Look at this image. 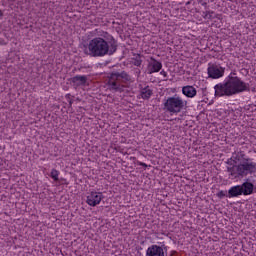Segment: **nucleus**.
<instances>
[{
    "mask_svg": "<svg viewBox=\"0 0 256 256\" xmlns=\"http://www.w3.org/2000/svg\"><path fill=\"white\" fill-rule=\"evenodd\" d=\"M229 179H239L256 173V163L243 151H238L227 161Z\"/></svg>",
    "mask_w": 256,
    "mask_h": 256,
    "instance_id": "1",
    "label": "nucleus"
},
{
    "mask_svg": "<svg viewBox=\"0 0 256 256\" xmlns=\"http://www.w3.org/2000/svg\"><path fill=\"white\" fill-rule=\"evenodd\" d=\"M117 47V40L111 34L104 32L102 37H95L89 41L85 53L90 57H105L117 53Z\"/></svg>",
    "mask_w": 256,
    "mask_h": 256,
    "instance_id": "2",
    "label": "nucleus"
},
{
    "mask_svg": "<svg viewBox=\"0 0 256 256\" xmlns=\"http://www.w3.org/2000/svg\"><path fill=\"white\" fill-rule=\"evenodd\" d=\"M235 75L237 73L231 72L224 82L214 86L216 97H231L249 89L247 83Z\"/></svg>",
    "mask_w": 256,
    "mask_h": 256,
    "instance_id": "3",
    "label": "nucleus"
},
{
    "mask_svg": "<svg viewBox=\"0 0 256 256\" xmlns=\"http://www.w3.org/2000/svg\"><path fill=\"white\" fill-rule=\"evenodd\" d=\"M123 83H133V77L127 71H114L109 74L107 87L112 93H123L125 91Z\"/></svg>",
    "mask_w": 256,
    "mask_h": 256,
    "instance_id": "4",
    "label": "nucleus"
},
{
    "mask_svg": "<svg viewBox=\"0 0 256 256\" xmlns=\"http://www.w3.org/2000/svg\"><path fill=\"white\" fill-rule=\"evenodd\" d=\"M183 109H187V101L183 100L179 95L170 96L164 100L163 110L166 111V113L177 115L181 113Z\"/></svg>",
    "mask_w": 256,
    "mask_h": 256,
    "instance_id": "5",
    "label": "nucleus"
},
{
    "mask_svg": "<svg viewBox=\"0 0 256 256\" xmlns=\"http://www.w3.org/2000/svg\"><path fill=\"white\" fill-rule=\"evenodd\" d=\"M208 77L210 79H221L225 75V68L219 64H208L207 68Z\"/></svg>",
    "mask_w": 256,
    "mask_h": 256,
    "instance_id": "6",
    "label": "nucleus"
},
{
    "mask_svg": "<svg viewBox=\"0 0 256 256\" xmlns=\"http://www.w3.org/2000/svg\"><path fill=\"white\" fill-rule=\"evenodd\" d=\"M103 201V193L92 191L88 193L86 203L90 207H97Z\"/></svg>",
    "mask_w": 256,
    "mask_h": 256,
    "instance_id": "7",
    "label": "nucleus"
},
{
    "mask_svg": "<svg viewBox=\"0 0 256 256\" xmlns=\"http://www.w3.org/2000/svg\"><path fill=\"white\" fill-rule=\"evenodd\" d=\"M148 75H153V73H159L161 69H163V64L159 62L154 57H150V60L148 61Z\"/></svg>",
    "mask_w": 256,
    "mask_h": 256,
    "instance_id": "8",
    "label": "nucleus"
},
{
    "mask_svg": "<svg viewBox=\"0 0 256 256\" xmlns=\"http://www.w3.org/2000/svg\"><path fill=\"white\" fill-rule=\"evenodd\" d=\"M70 83L74 89H77V87H85L87 85V76L76 75L70 78Z\"/></svg>",
    "mask_w": 256,
    "mask_h": 256,
    "instance_id": "9",
    "label": "nucleus"
},
{
    "mask_svg": "<svg viewBox=\"0 0 256 256\" xmlns=\"http://www.w3.org/2000/svg\"><path fill=\"white\" fill-rule=\"evenodd\" d=\"M146 256H165L163 247L158 245H152L146 250Z\"/></svg>",
    "mask_w": 256,
    "mask_h": 256,
    "instance_id": "10",
    "label": "nucleus"
},
{
    "mask_svg": "<svg viewBox=\"0 0 256 256\" xmlns=\"http://www.w3.org/2000/svg\"><path fill=\"white\" fill-rule=\"evenodd\" d=\"M182 95L189 99H193V97L197 96V89L191 85L184 86L182 87Z\"/></svg>",
    "mask_w": 256,
    "mask_h": 256,
    "instance_id": "11",
    "label": "nucleus"
},
{
    "mask_svg": "<svg viewBox=\"0 0 256 256\" xmlns=\"http://www.w3.org/2000/svg\"><path fill=\"white\" fill-rule=\"evenodd\" d=\"M243 195V190L241 188L240 185H236V186H233L231 187L229 190H228V195L227 197L229 199H232L233 197H239Z\"/></svg>",
    "mask_w": 256,
    "mask_h": 256,
    "instance_id": "12",
    "label": "nucleus"
},
{
    "mask_svg": "<svg viewBox=\"0 0 256 256\" xmlns=\"http://www.w3.org/2000/svg\"><path fill=\"white\" fill-rule=\"evenodd\" d=\"M242 189V195H253V189L255 188V185L251 182H244L240 185Z\"/></svg>",
    "mask_w": 256,
    "mask_h": 256,
    "instance_id": "13",
    "label": "nucleus"
},
{
    "mask_svg": "<svg viewBox=\"0 0 256 256\" xmlns=\"http://www.w3.org/2000/svg\"><path fill=\"white\" fill-rule=\"evenodd\" d=\"M152 95L153 90L149 86L140 89V96L142 97V99L148 101V99H151Z\"/></svg>",
    "mask_w": 256,
    "mask_h": 256,
    "instance_id": "14",
    "label": "nucleus"
},
{
    "mask_svg": "<svg viewBox=\"0 0 256 256\" xmlns=\"http://www.w3.org/2000/svg\"><path fill=\"white\" fill-rule=\"evenodd\" d=\"M143 64V60L141 59V55L137 54L134 58H132V65L135 67H141Z\"/></svg>",
    "mask_w": 256,
    "mask_h": 256,
    "instance_id": "15",
    "label": "nucleus"
},
{
    "mask_svg": "<svg viewBox=\"0 0 256 256\" xmlns=\"http://www.w3.org/2000/svg\"><path fill=\"white\" fill-rule=\"evenodd\" d=\"M50 177L54 180V181H59V171L57 169H52L51 173H50Z\"/></svg>",
    "mask_w": 256,
    "mask_h": 256,
    "instance_id": "16",
    "label": "nucleus"
},
{
    "mask_svg": "<svg viewBox=\"0 0 256 256\" xmlns=\"http://www.w3.org/2000/svg\"><path fill=\"white\" fill-rule=\"evenodd\" d=\"M213 11H205L203 12L204 19H213Z\"/></svg>",
    "mask_w": 256,
    "mask_h": 256,
    "instance_id": "17",
    "label": "nucleus"
},
{
    "mask_svg": "<svg viewBox=\"0 0 256 256\" xmlns=\"http://www.w3.org/2000/svg\"><path fill=\"white\" fill-rule=\"evenodd\" d=\"M227 191H219L218 193H217V197H219V199H223V197H227Z\"/></svg>",
    "mask_w": 256,
    "mask_h": 256,
    "instance_id": "18",
    "label": "nucleus"
},
{
    "mask_svg": "<svg viewBox=\"0 0 256 256\" xmlns=\"http://www.w3.org/2000/svg\"><path fill=\"white\" fill-rule=\"evenodd\" d=\"M160 75H163V77H165V79H167V72L165 70H162L160 72Z\"/></svg>",
    "mask_w": 256,
    "mask_h": 256,
    "instance_id": "19",
    "label": "nucleus"
},
{
    "mask_svg": "<svg viewBox=\"0 0 256 256\" xmlns=\"http://www.w3.org/2000/svg\"><path fill=\"white\" fill-rule=\"evenodd\" d=\"M138 165H139L140 167H145V168H147V164L144 163V162H138Z\"/></svg>",
    "mask_w": 256,
    "mask_h": 256,
    "instance_id": "20",
    "label": "nucleus"
},
{
    "mask_svg": "<svg viewBox=\"0 0 256 256\" xmlns=\"http://www.w3.org/2000/svg\"><path fill=\"white\" fill-rule=\"evenodd\" d=\"M135 74L137 75V77H141V70H139V69H136V72H135Z\"/></svg>",
    "mask_w": 256,
    "mask_h": 256,
    "instance_id": "21",
    "label": "nucleus"
},
{
    "mask_svg": "<svg viewBox=\"0 0 256 256\" xmlns=\"http://www.w3.org/2000/svg\"><path fill=\"white\" fill-rule=\"evenodd\" d=\"M202 6H203V7H207V2H203V3H202Z\"/></svg>",
    "mask_w": 256,
    "mask_h": 256,
    "instance_id": "22",
    "label": "nucleus"
},
{
    "mask_svg": "<svg viewBox=\"0 0 256 256\" xmlns=\"http://www.w3.org/2000/svg\"><path fill=\"white\" fill-rule=\"evenodd\" d=\"M0 17H3V11L0 10Z\"/></svg>",
    "mask_w": 256,
    "mask_h": 256,
    "instance_id": "23",
    "label": "nucleus"
},
{
    "mask_svg": "<svg viewBox=\"0 0 256 256\" xmlns=\"http://www.w3.org/2000/svg\"><path fill=\"white\" fill-rule=\"evenodd\" d=\"M186 5H191V1L186 2Z\"/></svg>",
    "mask_w": 256,
    "mask_h": 256,
    "instance_id": "24",
    "label": "nucleus"
},
{
    "mask_svg": "<svg viewBox=\"0 0 256 256\" xmlns=\"http://www.w3.org/2000/svg\"><path fill=\"white\" fill-rule=\"evenodd\" d=\"M69 105H73V101H70V102H69Z\"/></svg>",
    "mask_w": 256,
    "mask_h": 256,
    "instance_id": "25",
    "label": "nucleus"
},
{
    "mask_svg": "<svg viewBox=\"0 0 256 256\" xmlns=\"http://www.w3.org/2000/svg\"><path fill=\"white\" fill-rule=\"evenodd\" d=\"M205 91H207V88L203 89V93H205Z\"/></svg>",
    "mask_w": 256,
    "mask_h": 256,
    "instance_id": "26",
    "label": "nucleus"
}]
</instances>
